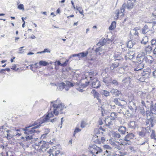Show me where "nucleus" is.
Returning <instances> with one entry per match:
<instances>
[{
    "mask_svg": "<svg viewBox=\"0 0 156 156\" xmlns=\"http://www.w3.org/2000/svg\"><path fill=\"white\" fill-rule=\"evenodd\" d=\"M33 126H35L30 128V126L26 127L24 129L25 130L24 133L27 136L26 137L29 140H30L33 139V137L35 133H38L39 131L37 129L39 128L41 126L40 123L38 124L37 122H35L33 125Z\"/></svg>",
    "mask_w": 156,
    "mask_h": 156,
    "instance_id": "nucleus-1",
    "label": "nucleus"
},
{
    "mask_svg": "<svg viewBox=\"0 0 156 156\" xmlns=\"http://www.w3.org/2000/svg\"><path fill=\"white\" fill-rule=\"evenodd\" d=\"M77 79H73L70 81H66V84L63 82L58 83V86L59 89L61 90H62L65 89L66 90H68L69 88L73 87L75 85H80L82 82H81V80L79 83H78Z\"/></svg>",
    "mask_w": 156,
    "mask_h": 156,
    "instance_id": "nucleus-2",
    "label": "nucleus"
},
{
    "mask_svg": "<svg viewBox=\"0 0 156 156\" xmlns=\"http://www.w3.org/2000/svg\"><path fill=\"white\" fill-rule=\"evenodd\" d=\"M81 82H82L80 84V86L82 88H85L90 83H91L92 87L94 88H98L101 86L100 81L97 79H90L88 81L87 79H81Z\"/></svg>",
    "mask_w": 156,
    "mask_h": 156,
    "instance_id": "nucleus-3",
    "label": "nucleus"
},
{
    "mask_svg": "<svg viewBox=\"0 0 156 156\" xmlns=\"http://www.w3.org/2000/svg\"><path fill=\"white\" fill-rule=\"evenodd\" d=\"M49 143L43 140L37 142L32 145L33 148L37 151H45L48 148Z\"/></svg>",
    "mask_w": 156,
    "mask_h": 156,
    "instance_id": "nucleus-4",
    "label": "nucleus"
},
{
    "mask_svg": "<svg viewBox=\"0 0 156 156\" xmlns=\"http://www.w3.org/2000/svg\"><path fill=\"white\" fill-rule=\"evenodd\" d=\"M53 104V113L57 116L59 113H63L62 111L66 108L65 105L62 104H58L56 101L51 102Z\"/></svg>",
    "mask_w": 156,
    "mask_h": 156,
    "instance_id": "nucleus-5",
    "label": "nucleus"
},
{
    "mask_svg": "<svg viewBox=\"0 0 156 156\" xmlns=\"http://www.w3.org/2000/svg\"><path fill=\"white\" fill-rule=\"evenodd\" d=\"M90 147L91 151V152L93 154H98L100 153V155L104 156L105 155V153H108V152L107 150H106L105 152H102V150L100 147H97L95 145H93Z\"/></svg>",
    "mask_w": 156,
    "mask_h": 156,
    "instance_id": "nucleus-6",
    "label": "nucleus"
},
{
    "mask_svg": "<svg viewBox=\"0 0 156 156\" xmlns=\"http://www.w3.org/2000/svg\"><path fill=\"white\" fill-rule=\"evenodd\" d=\"M134 137V135L133 133H129L125 137L124 140L125 141L129 142L125 143L123 142L121 143V144L126 145H131L132 144V142L130 141V140L133 139Z\"/></svg>",
    "mask_w": 156,
    "mask_h": 156,
    "instance_id": "nucleus-7",
    "label": "nucleus"
},
{
    "mask_svg": "<svg viewBox=\"0 0 156 156\" xmlns=\"http://www.w3.org/2000/svg\"><path fill=\"white\" fill-rule=\"evenodd\" d=\"M55 151L54 148H52L49 149L48 152L50 154V156H61L64 154V153L61 151L60 150H57L55 151V154L54 155L53 153Z\"/></svg>",
    "mask_w": 156,
    "mask_h": 156,
    "instance_id": "nucleus-8",
    "label": "nucleus"
},
{
    "mask_svg": "<svg viewBox=\"0 0 156 156\" xmlns=\"http://www.w3.org/2000/svg\"><path fill=\"white\" fill-rule=\"evenodd\" d=\"M25 138L24 137H22L20 139V145L23 148L28 147V141L29 140L27 137H26Z\"/></svg>",
    "mask_w": 156,
    "mask_h": 156,
    "instance_id": "nucleus-9",
    "label": "nucleus"
},
{
    "mask_svg": "<svg viewBox=\"0 0 156 156\" xmlns=\"http://www.w3.org/2000/svg\"><path fill=\"white\" fill-rule=\"evenodd\" d=\"M144 60L146 63L151 64L154 62V59L152 56L150 55H147L144 58Z\"/></svg>",
    "mask_w": 156,
    "mask_h": 156,
    "instance_id": "nucleus-10",
    "label": "nucleus"
},
{
    "mask_svg": "<svg viewBox=\"0 0 156 156\" xmlns=\"http://www.w3.org/2000/svg\"><path fill=\"white\" fill-rule=\"evenodd\" d=\"M134 4V1L133 0H129L127 1V4H124L123 6L126 5L128 9H131L133 8Z\"/></svg>",
    "mask_w": 156,
    "mask_h": 156,
    "instance_id": "nucleus-11",
    "label": "nucleus"
},
{
    "mask_svg": "<svg viewBox=\"0 0 156 156\" xmlns=\"http://www.w3.org/2000/svg\"><path fill=\"white\" fill-rule=\"evenodd\" d=\"M144 67V64L142 63H138L136 64V66L135 68V71H138L142 70Z\"/></svg>",
    "mask_w": 156,
    "mask_h": 156,
    "instance_id": "nucleus-12",
    "label": "nucleus"
},
{
    "mask_svg": "<svg viewBox=\"0 0 156 156\" xmlns=\"http://www.w3.org/2000/svg\"><path fill=\"white\" fill-rule=\"evenodd\" d=\"M100 140L101 136H100L95 135L92 138V140L96 144H100Z\"/></svg>",
    "mask_w": 156,
    "mask_h": 156,
    "instance_id": "nucleus-13",
    "label": "nucleus"
},
{
    "mask_svg": "<svg viewBox=\"0 0 156 156\" xmlns=\"http://www.w3.org/2000/svg\"><path fill=\"white\" fill-rule=\"evenodd\" d=\"M91 93L93 94L94 97L96 98L98 100V101L99 103H101V100L99 98V94L96 91L94 90H93Z\"/></svg>",
    "mask_w": 156,
    "mask_h": 156,
    "instance_id": "nucleus-14",
    "label": "nucleus"
},
{
    "mask_svg": "<svg viewBox=\"0 0 156 156\" xmlns=\"http://www.w3.org/2000/svg\"><path fill=\"white\" fill-rule=\"evenodd\" d=\"M120 63V62L117 61L112 63L111 66V69L113 70L114 69L117 68L119 66Z\"/></svg>",
    "mask_w": 156,
    "mask_h": 156,
    "instance_id": "nucleus-15",
    "label": "nucleus"
},
{
    "mask_svg": "<svg viewBox=\"0 0 156 156\" xmlns=\"http://www.w3.org/2000/svg\"><path fill=\"white\" fill-rule=\"evenodd\" d=\"M118 130L119 132L122 134H125L126 131V127L122 126L119 127Z\"/></svg>",
    "mask_w": 156,
    "mask_h": 156,
    "instance_id": "nucleus-16",
    "label": "nucleus"
},
{
    "mask_svg": "<svg viewBox=\"0 0 156 156\" xmlns=\"http://www.w3.org/2000/svg\"><path fill=\"white\" fill-rule=\"evenodd\" d=\"M134 55L135 53L133 51H129L127 53V56L129 59H131L134 57Z\"/></svg>",
    "mask_w": 156,
    "mask_h": 156,
    "instance_id": "nucleus-17",
    "label": "nucleus"
},
{
    "mask_svg": "<svg viewBox=\"0 0 156 156\" xmlns=\"http://www.w3.org/2000/svg\"><path fill=\"white\" fill-rule=\"evenodd\" d=\"M116 13H115V20H117L120 14H121V15H124V13L122 12V11H120L119 10H117L116 11Z\"/></svg>",
    "mask_w": 156,
    "mask_h": 156,
    "instance_id": "nucleus-18",
    "label": "nucleus"
},
{
    "mask_svg": "<svg viewBox=\"0 0 156 156\" xmlns=\"http://www.w3.org/2000/svg\"><path fill=\"white\" fill-rule=\"evenodd\" d=\"M144 50L146 54H149L151 52L152 50V48L150 45H148L145 48Z\"/></svg>",
    "mask_w": 156,
    "mask_h": 156,
    "instance_id": "nucleus-19",
    "label": "nucleus"
},
{
    "mask_svg": "<svg viewBox=\"0 0 156 156\" xmlns=\"http://www.w3.org/2000/svg\"><path fill=\"white\" fill-rule=\"evenodd\" d=\"M116 23L115 21L112 22L109 27V29L110 30H114L116 28Z\"/></svg>",
    "mask_w": 156,
    "mask_h": 156,
    "instance_id": "nucleus-20",
    "label": "nucleus"
},
{
    "mask_svg": "<svg viewBox=\"0 0 156 156\" xmlns=\"http://www.w3.org/2000/svg\"><path fill=\"white\" fill-rule=\"evenodd\" d=\"M54 117V115L53 114L52 112H48L45 117V120H48L51 118H52Z\"/></svg>",
    "mask_w": 156,
    "mask_h": 156,
    "instance_id": "nucleus-21",
    "label": "nucleus"
},
{
    "mask_svg": "<svg viewBox=\"0 0 156 156\" xmlns=\"http://www.w3.org/2000/svg\"><path fill=\"white\" fill-rule=\"evenodd\" d=\"M105 124L106 125L109 126L111 124V118L110 117H108L107 118L105 119Z\"/></svg>",
    "mask_w": 156,
    "mask_h": 156,
    "instance_id": "nucleus-22",
    "label": "nucleus"
},
{
    "mask_svg": "<svg viewBox=\"0 0 156 156\" xmlns=\"http://www.w3.org/2000/svg\"><path fill=\"white\" fill-rule=\"evenodd\" d=\"M114 58H115V61H116V60H117L118 62H120L121 58V56L119 55V54L118 53L115 54L114 56Z\"/></svg>",
    "mask_w": 156,
    "mask_h": 156,
    "instance_id": "nucleus-23",
    "label": "nucleus"
},
{
    "mask_svg": "<svg viewBox=\"0 0 156 156\" xmlns=\"http://www.w3.org/2000/svg\"><path fill=\"white\" fill-rule=\"evenodd\" d=\"M151 111L152 114H156V103L151 107Z\"/></svg>",
    "mask_w": 156,
    "mask_h": 156,
    "instance_id": "nucleus-24",
    "label": "nucleus"
},
{
    "mask_svg": "<svg viewBox=\"0 0 156 156\" xmlns=\"http://www.w3.org/2000/svg\"><path fill=\"white\" fill-rule=\"evenodd\" d=\"M143 34H145L148 31V28L147 26L145 25L142 29Z\"/></svg>",
    "mask_w": 156,
    "mask_h": 156,
    "instance_id": "nucleus-25",
    "label": "nucleus"
},
{
    "mask_svg": "<svg viewBox=\"0 0 156 156\" xmlns=\"http://www.w3.org/2000/svg\"><path fill=\"white\" fill-rule=\"evenodd\" d=\"M39 64L41 66H45L49 65V63L45 61H41L39 62Z\"/></svg>",
    "mask_w": 156,
    "mask_h": 156,
    "instance_id": "nucleus-26",
    "label": "nucleus"
},
{
    "mask_svg": "<svg viewBox=\"0 0 156 156\" xmlns=\"http://www.w3.org/2000/svg\"><path fill=\"white\" fill-rule=\"evenodd\" d=\"M128 126L129 127L131 128H134L136 127L135 122H131L129 124Z\"/></svg>",
    "mask_w": 156,
    "mask_h": 156,
    "instance_id": "nucleus-27",
    "label": "nucleus"
},
{
    "mask_svg": "<svg viewBox=\"0 0 156 156\" xmlns=\"http://www.w3.org/2000/svg\"><path fill=\"white\" fill-rule=\"evenodd\" d=\"M153 119L151 118L148 119V121L146 122L147 124L150 123L151 127H153L154 126V124L153 123Z\"/></svg>",
    "mask_w": 156,
    "mask_h": 156,
    "instance_id": "nucleus-28",
    "label": "nucleus"
},
{
    "mask_svg": "<svg viewBox=\"0 0 156 156\" xmlns=\"http://www.w3.org/2000/svg\"><path fill=\"white\" fill-rule=\"evenodd\" d=\"M117 113L115 112H112L111 113L110 116L112 117L111 120H114L116 118Z\"/></svg>",
    "mask_w": 156,
    "mask_h": 156,
    "instance_id": "nucleus-29",
    "label": "nucleus"
},
{
    "mask_svg": "<svg viewBox=\"0 0 156 156\" xmlns=\"http://www.w3.org/2000/svg\"><path fill=\"white\" fill-rule=\"evenodd\" d=\"M88 54V52L86 51L85 53L84 52H82L81 53H79V57H84L87 56Z\"/></svg>",
    "mask_w": 156,
    "mask_h": 156,
    "instance_id": "nucleus-30",
    "label": "nucleus"
},
{
    "mask_svg": "<svg viewBox=\"0 0 156 156\" xmlns=\"http://www.w3.org/2000/svg\"><path fill=\"white\" fill-rule=\"evenodd\" d=\"M151 137L152 139H154L155 140H156V134L154 130H152V131Z\"/></svg>",
    "mask_w": 156,
    "mask_h": 156,
    "instance_id": "nucleus-31",
    "label": "nucleus"
},
{
    "mask_svg": "<svg viewBox=\"0 0 156 156\" xmlns=\"http://www.w3.org/2000/svg\"><path fill=\"white\" fill-rule=\"evenodd\" d=\"M152 15L155 17L153 19V20L154 23L156 24V9L153 12Z\"/></svg>",
    "mask_w": 156,
    "mask_h": 156,
    "instance_id": "nucleus-32",
    "label": "nucleus"
},
{
    "mask_svg": "<svg viewBox=\"0 0 156 156\" xmlns=\"http://www.w3.org/2000/svg\"><path fill=\"white\" fill-rule=\"evenodd\" d=\"M81 129H80L78 127H76L75 128V131L73 133V136H75L76 134V133H77L78 132H80L81 131Z\"/></svg>",
    "mask_w": 156,
    "mask_h": 156,
    "instance_id": "nucleus-33",
    "label": "nucleus"
},
{
    "mask_svg": "<svg viewBox=\"0 0 156 156\" xmlns=\"http://www.w3.org/2000/svg\"><path fill=\"white\" fill-rule=\"evenodd\" d=\"M87 125L86 122L85 121H82L81 122L80 126L82 128H84Z\"/></svg>",
    "mask_w": 156,
    "mask_h": 156,
    "instance_id": "nucleus-34",
    "label": "nucleus"
},
{
    "mask_svg": "<svg viewBox=\"0 0 156 156\" xmlns=\"http://www.w3.org/2000/svg\"><path fill=\"white\" fill-rule=\"evenodd\" d=\"M11 69H12V70H14L15 71H18L19 70V68H16V66L15 64H14L12 66V67L11 68Z\"/></svg>",
    "mask_w": 156,
    "mask_h": 156,
    "instance_id": "nucleus-35",
    "label": "nucleus"
},
{
    "mask_svg": "<svg viewBox=\"0 0 156 156\" xmlns=\"http://www.w3.org/2000/svg\"><path fill=\"white\" fill-rule=\"evenodd\" d=\"M144 72H147V73H148V75H149L151 73V69L149 68H147L144 70Z\"/></svg>",
    "mask_w": 156,
    "mask_h": 156,
    "instance_id": "nucleus-36",
    "label": "nucleus"
},
{
    "mask_svg": "<svg viewBox=\"0 0 156 156\" xmlns=\"http://www.w3.org/2000/svg\"><path fill=\"white\" fill-rule=\"evenodd\" d=\"M18 8L20 10H22L23 11L24 10V5L22 4H20L18 5Z\"/></svg>",
    "mask_w": 156,
    "mask_h": 156,
    "instance_id": "nucleus-37",
    "label": "nucleus"
},
{
    "mask_svg": "<svg viewBox=\"0 0 156 156\" xmlns=\"http://www.w3.org/2000/svg\"><path fill=\"white\" fill-rule=\"evenodd\" d=\"M113 102L116 105L119 106H122L120 103L119 102L118 99H114Z\"/></svg>",
    "mask_w": 156,
    "mask_h": 156,
    "instance_id": "nucleus-38",
    "label": "nucleus"
},
{
    "mask_svg": "<svg viewBox=\"0 0 156 156\" xmlns=\"http://www.w3.org/2000/svg\"><path fill=\"white\" fill-rule=\"evenodd\" d=\"M146 134V132L140 131L139 132V135L140 136L142 137L145 136Z\"/></svg>",
    "mask_w": 156,
    "mask_h": 156,
    "instance_id": "nucleus-39",
    "label": "nucleus"
},
{
    "mask_svg": "<svg viewBox=\"0 0 156 156\" xmlns=\"http://www.w3.org/2000/svg\"><path fill=\"white\" fill-rule=\"evenodd\" d=\"M69 61V60L68 59H66L65 62L64 63L62 64V66H66L68 64Z\"/></svg>",
    "mask_w": 156,
    "mask_h": 156,
    "instance_id": "nucleus-40",
    "label": "nucleus"
},
{
    "mask_svg": "<svg viewBox=\"0 0 156 156\" xmlns=\"http://www.w3.org/2000/svg\"><path fill=\"white\" fill-rule=\"evenodd\" d=\"M50 52V51L49 50H48V49L46 48V49H45L43 51H40V52H38L37 53H38V54H39V53L41 54V53H45V52H48V53H49V52Z\"/></svg>",
    "mask_w": 156,
    "mask_h": 156,
    "instance_id": "nucleus-41",
    "label": "nucleus"
},
{
    "mask_svg": "<svg viewBox=\"0 0 156 156\" xmlns=\"http://www.w3.org/2000/svg\"><path fill=\"white\" fill-rule=\"evenodd\" d=\"M113 136L116 138H119L120 137V135L119 133L115 132L113 133Z\"/></svg>",
    "mask_w": 156,
    "mask_h": 156,
    "instance_id": "nucleus-42",
    "label": "nucleus"
},
{
    "mask_svg": "<svg viewBox=\"0 0 156 156\" xmlns=\"http://www.w3.org/2000/svg\"><path fill=\"white\" fill-rule=\"evenodd\" d=\"M103 93L104 95L106 96H107L109 94V93L108 91L105 90L103 91Z\"/></svg>",
    "mask_w": 156,
    "mask_h": 156,
    "instance_id": "nucleus-43",
    "label": "nucleus"
},
{
    "mask_svg": "<svg viewBox=\"0 0 156 156\" xmlns=\"http://www.w3.org/2000/svg\"><path fill=\"white\" fill-rule=\"evenodd\" d=\"M53 62H50V65H49L48 67V69L51 70L52 69H53V66H52L53 64Z\"/></svg>",
    "mask_w": 156,
    "mask_h": 156,
    "instance_id": "nucleus-44",
    "label": "nucleus"
},
{
    "mask_svg": "<svg viewBox=\"0 0 156 156\" xmlns=\"http://www.w3.org/2000/svg\"><path fill=\"white\" fill-rule=\"evenodd\" d=\"M151 43L152 45H155L156 43V40L154 39H152L151 41Z\"/></svg>",
    "mask_w": 156,
    "mask_h": 156,
    "instance_id": "nucleus-45",
    "label": "nucleus"
},
{
    "mask_svg": "<svg viewBox=\"0 0 156 156\" xmlns=\"http://www.w3.org/2000/svg\"><path fill=\"white\" fill-rule=\"evenodd\" d=\"M0 154L2 155V156H14L13 155H11L10 156H9L8 152H6V155H4L3 152L1 153Z\"/></svg>",
    "mask_w": 156,
    "mask_h": 156,
    "instance_id": "nucleus-46",
    "label": "nucleus"
},
{
    "mask_svg": "<svg viewBox=\"0 0 156 156\" xmlns=\"http://www.w3.org/2000/svg\"><path fill=\"white\" fill-rule=\"evenodd\" d=\"M105 141V139L104 137H101V140H100V144L101 143H103Z\"/></svg>",
    "mask_w": 156,
    "mask_h": 156,
    "instance_id": "nucleus-47",
    "label": "nucleus"
},
{
    "mask_svg": "<svg viewBox=\"0 0 156 156\" xmlns=\"http://www.w3.org/2000/svg\"><path fill=\"white\" fill-rule=\"evenodd\" d=\"M128 148L131 151H135L134 148L133 147L129 146Z\"/></svg>",
    "mask_w": 156,
    "mask_h": 156,
    "instance_id": "nucleus-48",
    "label": "nucleus"
},
{
    "mask_svg": "<svg viewBox=\"0 0 156 156\" xmlns=\"http://www.w3.org/2000/svg\"><path fill=\"white\" fill-rule=\"evenodd\" d=\"M98 123L100 125H101L103 124L102 120L101 119H100L98 121Z\"/></svg>",
    "mask_w": 156,
    "mask_h": 156,
    "instance_id": "nucleus-49",
    "label": "nucleus"
},
{
    "mask_svg": "<svg viewBox=\"0 0 156 156\" xmlns=\"http://www.w3.org/2000/svg\"><path fill=\"white\" fill-rule=\"evenodd\" d=\"M106 41V40H105V39H103L101 43L100 44H101L102 46L104 45L105 44Z\"/></svg>",
    "mask_w": 156,
    "mask_h": 156,
    "instance_id": "nucleus-50",
    "label": "nucleus"
},
{
    "mask_svg": "<svg viewBox=\"0 0 156 156\" xmlns=\"http://www.w3.org/2000/svg\"><path fill=\"white\" fill-rule=\"evenodd\" d=\"M57 63V65L58 66H62V64L61 63L60 61H58L57 62H55V63L56 64Z\"/></svg>",
    "mask_w": 156,
    "mask_h": 156,
    "instance_id": "nucleus-51",
    "label": "nucleus"
},
{
    "mask_svg": "<svg viewBox=\"0 0 156 156\" xmlns=\"http://www.w3.org/2000/svg\"><path fill=\"white\" fill-rule=\"evenodd\" d=\"M141 74L143 76H145L147 75H148V73H147V72H144V70H143V72L141 73Z\"/></svg>",
    "mask_w": 156,
    "mask_h": 156,
    "instance_id": "nucleus-52",
    "label": "nucleus"
},
{
    "mask_svg": "<svg viewBox=\"0 0 156 156\" xmlns=\"http://www.w3.org/2000/svg\"><path fill=\"white\" fill-rule=\"evenodd\" d=\"M79 13L81 14L82 15H83V16H84V15L83 14V9H81V10H79Z\"/></svg>",
    "mask_w": 156,
    "mask_h": 156,
    "instance_id": "nucleus-53",
    "label": "nucleus"
},
{
    "mask_svg": "<svg viewBox=\"0 0 156 156\" xmlns=\"http://www.w3.org/2000/svg\"><path fill=\"white\" fill-rule=\"evenodd\" d=\"M153 75L154 77H156V69H155L153 72Z\"/></svg>",
    "mask_w": 156,
    "mask_h": 156,
    "instance_id": "nucleus-54",
    "label": "nucleus"
},
{
    "mask_svg": "<svg viewBox=\"0 0 156 156\" xmlns=\"http://www.w3.org/2000/svg\"><path fill=\"white\" fill-rule=\"evenodd\" d=\"M7 137L8 138V139H9L11 138L12 137V136L10 134L8 133L7 134Z\"/></svg>",
    "mask_w": 156,
    "mask_h": 156,
    "instance_id": "nucleus-55",
    "label": "nucleus"
},
{
    "mask_svg": "<svg viewBox=\"0 0 156 156\" xmlns=\"http://www.w3.org/2000/svg\"><path fill=\"white\" fill-rule=\"evenodd\" d=\"M141 56L140 55V54H138V55L137 56L136 58L137 59V61H139L140 57H141Z\"/></svg>",
    "mask_w": 156,
    "mask_h": 156,
    "instance_id": "nucleus-56",
    "label": "nucleus"
},
{
    "mask_svg": "<svg viewBox=\"0 0 156 156\" xmlns=\"http://www.w3.org/2000/svg\"><path fill=\"white\" fill-rule=\"evenodd\" d=\"M47 133H45V134H43V135H41V138H44L47 135Z\"/></svg>",
    "mask_w": 156,
    "mask_h": 156,
    "instance_id": "nucleus-57",
    "label": "nucleus"
},
{
    "mask_svg": "<svg viewBox=\"0 0 156 156\" xmlns=\"http://www.w3.org/2000/svg\"><path fill=\"white\" fill-rule=\"evenodd\" d=\"M10 70V69L9 68H6L5 69H2V71H9Z\"/></svg>",
    "mask_w": 156,
    "mask_h": 156,
    "instance_id": "nucleus-58",
    "label": "nucleus"
},
{
    "mask_svg": "<svg viewBox=\"0 0 156 156\" xmlns=\"http://www.w3.org/2000/svg\"><path fill=\"white\" fill-rule=\"evenodd\" d=\"M138 34H139L138 32L136 30H135V31L134 33V34L135 35L138 36Z\"/></svg>",
    "mask_w": 156,
    "mask_h": 156,
    "instance_id": "nucleus-59",
    "label": "nucleus"
},
{
    "mask_svg": "<svg viewBox=\"0 0 156 156\" xmlns=\"http://www.w3.org/2000/svg\"><path fill=\"white\" fill-rule=\"evenodd\" d=\"M74 15L72 14V15H70L69 16H67V18L68 19H69L70 17H74Z\"/></svg>",
    "mask_w": 156,
    "mask_h": 156,
    "instance_id": "nucleus-60",
    "label": "nucleus"
},
{
    "mask_svg": "<svg viewBox=\"0 0 156 156\" xmlns=\"http://www.w3.org/2000/svg\"><path fill=\"white\" fill-rule=\"evenodd\" d=\"M99 131H100V130H102L103 131H105V129H103L101 127H100L99 129Z\"/></svg>",
    "mask_w": 156,
    "mask_h": 156,
    "instance_id": "nucleus-61",
    "label": "nucleus"
},
{
    "mask_svg": "<svg viewBox=\"0 0 156 156\" xmlns=\"http://www.w3.org/2000/svg\"><path fill=\"white\" fill-rule=\"evenodd\" d=\"M100 50V48L99 47V48H96V49H95V51L97 52H98L99 50Z\"/></svg>",
    "mask_w": 156,
    "mask_h": 156,
    "instance_id": "nucleus-62",
    "label": "nucleus"
},
{
    "mask_svg": "<svg viewBox=\"0 0 156 156\" xmlns=\"http://www.w3.org/2000/svg\"><path fill=\"white\" fill-rule=\"evenodd\" d=\"M113 156H124L123 155H119V154H115L113 155Z\"/></svg>",
    "mask_w": 156,
    "mask_h": 156,
    "instance_id": "nucleus-63",
    "label": "nucleus"
},
{
    "mask_svg": "<svg viewBox=\"0 0 156 156\" xmlns=\"http://www.w3.org/2000/svg\"><path fill=\"white\" fill-rule=\"evenodd\" d=\"M7 61V60H2L1 61V63L2 64L3 63H4L6 62Z\"/></svg>",
    "mask_w": 156,
    "mask_h": 156,
    "instance_id": "nucleus-64",
    "label": "nucleus"
}]
</instances>
